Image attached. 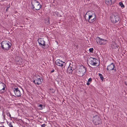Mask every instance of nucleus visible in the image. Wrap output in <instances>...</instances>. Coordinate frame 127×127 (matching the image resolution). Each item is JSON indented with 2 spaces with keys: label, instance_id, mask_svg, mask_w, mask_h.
Masks as SVG:
<instances>
[{
  "label": "nucleus",
  "instance_id": "1",
  "mask_svg": "<svg viewBox=\"0 0 127 127\" xmlns=\"http://www.w3.org/2000/svg\"><path fill=\"white\" fill-rule=\"evenodd\" d=\"M85 18L90 23L94 22L96 20V17L94 12L92 11H89L87 12L84 16Z\"/></svg>",
  "mask_w": 127,
  "mask_h": 127
},
{
  "label": "nucleus",
  "instance_id": "2",
  "mask_svg": "<svg viewBox=\"0 0 127 127\" xmlns=\"http://www.w3.org/2000/svg\"><path fill=\"white\" fill-rule=\"evenodd\" d=\"M2 48L4 50H8L11 47L12 44L9 41L5 40L1 42Z\"/></svg>",
  "mask_w": 127,
  "mask_h": 127
},
{
  "label": "nucleus",
  "instance_id": "3",
  "mask_svg": "<svg viewBox=\"0 0 127 127\" xmlns=\"http://www.w3.org/2000/svg\"><path fill=\"white\" fill-rule=\"evenodd\" d=\"M31 4L32 8L36 10H39L42 7V5L37 0H32Z\"/></svg>",
  "mask_w": 127,
  "mask_h": 127
},
{
  "label": "nucleus",
  "instance_id": "4",
  "mask_svg": "<svg viewBox=\"0 0 127 127\" xmlns=\"http://www.w3.org/2000/svg\"><path fill=\"white\" fill-rule=\"evenodd\" d=\"M93 121L95 125L100 124L101 123L102 121L99 116L97 115L94 116L93 118Z\"/></svg>",
  "mask_w": 127,
  "mask_h": 127
},
{
  "label": "nucleus",
  "instance_id": "5",
  "mask_svg": "<svg viewBox=\"0 0 127 127\" xmlns=\"http://www.w3.org/2000/svg\"><path fill=\"white\" fill-rule=\"evenodd\" d=\"M38 42L39 46L44 49L47 48L49 47L48 45H46L45 41L43 38H40L38 40Z\"/></svg>",
  "mask_w": 127,
  "mask_h": 127
},
{
  "label": "nucleus",
  "instance_id": "6",
  "mask_svg": "<svg viewBox=\"0 0 127 127\" xmlns=\"http://www.w3.org/2000/svg\"><path fill=\"white\" fill-rule=\"evenodd\" d=\"M110 19L112 23H115L119 21L120 18L118 15L115 14L111 15L110 16Z\"/></svg>",
  "mask_w": 127,
  "mask_h": 127
},
{
  "label": "nucleus",
  "instance_id": "7",
  "mask_svg": "<svg viewBox=\"0 0 127 127\" xmlns=\"http://www.w3.org/2000/svg\"><path fill=\"white\" fill-rule=\"evenodd\" d=\"M42 80L41 79V77L38 75L34 77L33 82L35 84L39 85L42 83Z\"/></svg>",
  "mask_w": 127,
  "mask_h": 127
},
{
  "label": "nucleus",
  "instance_id": "8",
  "mask_svg": "<svg viewBox=\"0 0 127 127\" xmlns=\"http://www.w3.org/2000/svg\"><path fill=\"white\" fill-rule=\"evenodd\" d=\"M86 71V68L83 66L82 65L80 66L78 70V73L81 76H83Z\"/></svg>",
  "mask_w": 127,
  "mask_h": 127
},
{
  "label": "nucleus",
  "instance_id": "9",
  "mask_svg": "<svg viewBox=\"0 0 127 127\" xmlns=\"http://www.w3.org/2000/svg\"><path fill=\"white\" fill-rule=\"evenodd\" d=\"M96 41L97 44L99 45L105 44L108 42L107 40L100 38L99 37H97Z\"/></svg>",
  "mask_w": 127,
  "mask_h": 127
},
{
  "label": "nucleus",
  "instance_id": "10",
  "mask_svg": "<svg viewBox=\"0 0 127 127\" xmlns=\"http://www.w3.org/2000/svg\"><path fill=\"white\" fill-rule=\"evenodd\" d=\"M89 63L92 65L94 66H96L97 64L98 60L95 58L90 57L89 60Z\"/></svg>",
  "mask_w": 127,
  "mask_h": 127
},
{
  "label": "nucleus",
  "instance_id": "11",
  "mask_svg": "<svg viewBox=\"0 0 127 127\" xmlns=\"http://www.w3.org/2000/svg\"><path fill=\"white\" fill-rule=\"evenodd\" d=\"M115 66L114 64L112 63L111 64L107 66V69L109 71L111 70H113L114 72H115L116 71V68H115Z\"/></svg>",
  "mask_w": 127,
  "mask_h": 127
},
{
  "label": "nucleus",
  "instance_id": "12",
  "mask_svg": "<svg viewBox=\"0 0 127 127\" xmlns=\"http://www.w3.org/2000/svg\"><path fill=\"white\" fill-rule=\"evenodd\" d=\"M5 85L2 83H0V93H2L5 91Z\"/></svg>",
  "mask_w": 127,
  "mask_h": 127
},
{
  "label": "nucleus",
  "instance_id": "13",
  "mask_svg": "<svg viewBox=\"0 0 127 127\" xmlns=\"http://www.w3.org/2000/svg\"><path fill=\"white\" fill-rule=\"evenodd\" d=\"M13 90L16 95L18 97H19L21 96V93L19 90L18 88L17 87L16 88H14L13 89Z\"/></svg>",
  "mask_w": 127,
  "mask_h": 127
},
{
  "label": "nucleus",
  "instance_id": "14",
  "mask_svg": "<svg viewBox=\"0 0 127 127\" xmlns=\"http://www.w3.org/2000/svg\"><path fill=\"white\" fill-rule=\"evenodd\" d=\"M55 63L58 66H60L62 67H63L65 63V62L60 60V59H57L56 60Z\"/></svg>",
  "mask_w": 127,
  "mask_h": 127
},
{
  "label": "nucleus",
  "instance_id": "15",
  "mask_svg": "<svg viewBox=\"0 0 127 127\" xmlns=\"http://www.w3.org/2000/svg\"><path fill=\"white\" fill-rule=\"evenodd\" d=\"M72 65L70 64L67 68V72L69 74H71L74 69V68L72 67Z\"/></svg>",
  "mask_w": 127,
  "mask_h": 127
},
{
  "label": "nucleus",
  "instance_id": "16",
  "mask_svg": "<svg viewBox=\"0 0 127 127\" xmlns=\"http://www.w3.org/2000/svg\"><path fill=\"white\" fill-rule=\"evenodd\" d=\"M115 0H105V2L108 5H111L114 3Z\"/></svg>",
  "mask_w": 127,
  "mask_h": 127
},
{
  "label": "nucleus",
  "instance_id": "17",
  "mask_svg": "<svg viewBox=\"0 0 127 127\" xmlns=\"http://www.w3.org/2000/svg\"><path fill=\"white\" fill-rule=\"evenodd\" d=\"M111 47L113 49H116L117 48H118V46L115 42L114 41L112 42Z\"/></svg>",
  "mask_w": 127,
  "mask_h": 127
},
{
  "label": "nucleus",
  "instance_id": "18",
  "mask_svg": "<svg viewBox=\"0 0 127 127\" xmlns=\"http://www.w3.org/2000/svg\"><path fill=\"white\" fill-rule=\"evenodd\" d=\"M49 18L48 17L45 18L44 19V22L47 25H49L50 24Z\"/></svg>",
  "mask_w": 127,
  "mask_h": 127
},
{
  "label": "nucleus",
  "instance_id": "19",
  "mask_svg": "<svg viewBox=\"0 0 127 127\" xmlns=\"http://www.w3.org/2000/svg\"><path fill=\"white\" fill-rule=\"evenodd\" d=\"M38 109L40 110H42L43 109V105L42 104H40L37 106Z\"/></svg>",
  "mask_w": 127,
  "mask_h": 127
},
{
  "label": "nucleus",
  "instance_id": "20",
  "mask_svg": "<svg viewBox=\"0 0 127 127\" xmlns=\"http://www.w3.org/2000/svg\"><path fill=\"white\" fill-rule=\"evenodd\" d=\"M98 75L100 78L101 80L102 81L104 79V77L100 73L98 74Z\"/></svg>",
  "mask_w": 127,
  "mask_h": 127
},
{
  "label": "nucleus",
  "instance_id": "21",
  "mask_svg": "<svg viewBox=\"0 0 127 127\" xmlns=\"http://www.w3.org/2000/svg\"><path fill=\"white\" fill-rule=\"evenodd\" d=\"M94 49L93 48H90L89 49V51L92 53H93L94 52Z\"/></svg>",
  "mask_w": 127,
  "mask_h": 127
},
{
  "label": "nucleus",
  "instance_id": "22",
  "mask_svg": "<svg viewBox=\"0 0 127 127\" xmlns=\"http://www.w3.org/2000/svg\"><path fill=\"white\" fill-rule=\"evenodd\" d=\"M119 4L120 5L121 7H124V6L123 5V3L122 2H120Z\"/></svg>",
  "mask_w": 127,
  "mask_h": 127
},
{
  "label": "nucleus",
  "instance_id": "23",
  "mask_svg": "<svg viewBox=\"0 0 127 127\" xmlns=\"http://www.w3.org/2000/svg\"><path fill=\"white\" fill-rule=\"evenodd\" d=\"M6 114H7V116H9V117L10 118H11V115L10 113L8 111L7 112Z\"/></svg>",
  "mask_w": 127,
  "mask_h": 127
},
{
  "label": "nucleus",
  "instance_id": "24",
  "mask_svg": "<svg viewBox=\"0 0 127 127\" xmlns=\"http://www.w3.org/2000/svg\"><path fill=\"white\" fill-rule=\"evenodd\" d=\"M92 80L91 78H90L88 80V82H90V83L91 82Z\"/></svg>",
  "mask_w": 127,
  "mask_h": 127
},
{
  "label": "nucleus",
  "instance_id": "25",
  "mask_svg": "<svg viewBox=\"0 0 127 127\" xmlns=\"http://www.w3.org/2000/svg\"><path fill=\"white\" fill-rule=\"evenodd\" d=\"M46 125L45 124H43L41 125V127H45Z\"/></svg>",
  "mask_w": 127,
  "mask_h": 127
},
{
  "label": "nucleus",
  "instance_id": "26",
  "mask_svg": "<svg viewBox=\"0 0 127 127\" xmlns=\"http://www.w3.org/2000/svg\"><path fill=\"white\" fill-rule=\"evenodd\" d=\"M9 126V127H13L11 123H10Z\"/></svg>",
  "mask_w": 127,
  "mask_h": 127
},
{
  "label": "nucleus",
  "instance_id": "27",
  "mask_svg": "<svg viewBox=\"0 0 127 127\" xmlns=\"http://www.w3.org/2000/svg\"><path fill=\"white\" fill-rule=\"evenodd\" d=\"M90 84V83L88 82L87 83V85H88L89 86Z\"/></svg>",
  "mask_w": 127,
  "mask_h": 127
},
{
  "label": "nucleus",
  "instance_id": "28",
  "mask_svg": "<svg viewBox=\"0 0 127 127\" xmlns=\"http://www.w3.org/2000/svg\"><path fill=\"white\" fill-rule=\"evenodd\" d=\"M54 69H53V70H52V71H51V72H54Z\"/></svg>",
  "mask_w": 127,
  "mask_h": 127
},
{
  "label": "nucleus",
  "instance_id": "29",
  "mask_svg": "<svg viewBox=\"0 0 127 127\" xmlns=\"http://www.w3.org/2000/svg\"><path fill=\"white\" fill-rule=\"evenodd\" d=\"M125 84L127 86V82H125Z\"/></svg>",
  "mask_w": 127,
  "mask_h": 127
},
{
  "label": "nucleus",
  "instance_id": "30",
  "mask_svg": "<svg viewBox=\"0 0 127 127\" xmlns=\"http://www.w3.org/2000/svg\"><path fill=\"white\" fill-rule=\"evenodd\" d=\"M6 11H7V9H6Z\"/></svg>",
  "mask_w": 127,
  "mask_h": 127
},
{
  "label": "nucleus",
  "instance_id": "31",
  "mask_svg": "<svg viewBox=\"0 0 127 127\" xmlns=\"http://www.w3.org/2000/svg\"><path fill=\"white\" fill-rule=\"evenodd\" d=\"M64 64V65H65V63H64V64Z\"/></svg>",
  "mask_w": 127,
  "mask_h": 127
}]
</instances>
